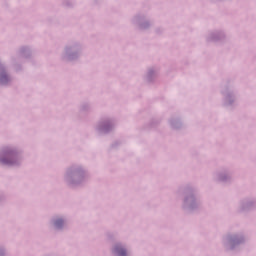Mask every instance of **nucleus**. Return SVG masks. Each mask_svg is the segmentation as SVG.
Wrapping results in <instances>:
<instances>
[{
	"label": "nucleus",
	"instance_id": "3",
	"mask_svg": "<svg viewBox=\"0 0 256 256\" xmlns=\"http://www.w3.org/2000/svg\"><path fill=\"white\" fill-rule=\"evenodd\" d=\"M2 79H5V80H7V76H4V77H2Z\"/></svg>",
	"mask_w": 256,
	"mask_h": 256
},
{
	"label": "nucleus",
	"instance_id": "1",
	"mask_svg": "<svg viewBox=\"0 0 256 256\" xmlns=\"http://www.w3.org/2000/svg\"><path fill=\"white\" fill-rule=\"evenodd\" d=\"M115 252L119 255V256H126L127 252L125 251V249L121 248V247H116L115 248Z\"/></svg>",
	"mask_w": 256,
	"mask_h": 256
},
{
	"label": "nucleus",
	"instance_id": "2",
	"mask_svg": "<svg viewBox=\"0 0 256 256\" xmlns=\"http://www.w3.org/2000/svg\"><path fill=\"white\" fill-rule=\"evenodd\" d=\"M55 225H56V227H61V225H63V220H57L55 222Z\"/></svg>",
	"mask_w": 256,
	"mask_h": 256
}]
</instances>
